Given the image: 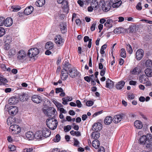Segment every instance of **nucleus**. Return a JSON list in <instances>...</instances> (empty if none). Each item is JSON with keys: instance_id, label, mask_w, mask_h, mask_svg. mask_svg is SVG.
Returning <instances> with one entry per match:
<instances>
[{"instance_id": "obj_1", "label": "nucleus", "mask_w": 152, "mask_h": 152, "mask_svg": "<svg viewBox=\"0 0 152 152\" xmlns=\"http://www.w3.org/2000/svg\"><path fill=\"white\" fill-rule=\"evenodd\" d=\"M110 3L106 2L105 3L103 1L100 3L103 10L105 12L109 11L111 7L112 4L113 8H117L120 6L121 4V0H110Z\"/></svg>"}, {"instance_id": "obj_2", "label": "nucleus", "mask_w": 152, "mask_h": 152, "mask_svg": "<svg viewBox=\"0 0 152 152\" xmlns=\"http://www.w3.org/2000/svg\"><path fill=\"white\" fill-rule=\"evenodd\" d=\"M54 115L53 117H49L46 120V123L47 126L50 129L53 130L55 129L57 126L58 122L55 119Z\"/></svg>"}, {"instance_id": "obj_3", "label": "nucleus", "mask_w": 152, "mask_h": 152, "mask_svg": "<svg viewBox=\"0 0 152 152\" xmlns=\"http://www.w3.org/2000/svg\"><path fill=\"white\" fill-rule=\"evenodd\" d=\"M152 141V135L151 134H148L146 135H143L139 139V142L140 144L143 145L146 143L147 142Z\"/></svg>"}, {"instance_id": "obj_4", "label": "nucleus", "mask_w": 152, "mask_h": 152, "mask_svg": "<svg viewBox=\"0 0 152 152\" xmlns=\"http://www.w3.org/2000/svg\"><path fill=\"white\" fill-rule=\"evenodd\" d=\"M27 57L26 53L22 50H20L18 52L17 59L22 62L25 61Z\"/></svg>"}, {"instance_id": "obj_5", "label": "nucleus", "mask_w": 152, "mask_h": 152, "mask_svg": "<svg viewBox=\"0 0 152 152\" xmlns=\"http://www.w3.org/2000/svg\"><path fill=\"white\" fill-rule=\"evenodd\" d=\"M1 20L2 21L1 23V26L4 25L7 27H9L11 26L13 23L12 20L10 18H8L5 20L4 18L1 17Z\"/></svg>"}, {"instance_id": "obj_6", "label": "nucleus", "mask_w": 152, "mask_h": 152, "mask_svg": "<svg viewBox=\"0 0 152 152\" xmlns=\"http://www.w3.org/2000/svg\"><path fill=\"white\" fill-rule=\"evenodd\" d=\"M10 132L14 134H18L21 131V128L20 126L17 125H12L9 128Z\"/></svg>"}, {"instance_id": "obj_7", "label": "nucleus", "mask_w": 152, "mask_h": 152, "mask_svg": "<svg viewBox=\"0 0 152 152\" xmlns=\"http://www.w3.org/2000/svg\"><path fill=\"white\" fill-rule=\"evenodd\" d=\"M39 52V50L37 48L31 49L28 51V55L30 58H32L38 55Z\"/></svg>"}, {"instance_id": "obj_8", "label": "nucleus", "mask_w": 152, "mask_h": 152, "mask_svg": "<svg viewBox=\"0 0 152 152\" xmlns=\"http://www.w3.org/2000/svg\"><path fill=\"white\" fill-rule=\"evenodd\" d=\"M45 114L48 116H51L53 115H56L57 112L56 110L53 107H49L46 110L44 111Z\"/></svg>"}, {"instance_id": "obj_9", "label": "nucleus", "mask_w": 152, "mask_h": 152, "mask_svg": "<svg viewBox=\"0 0 152 152\" xmlns=\"http://www.w3.org/2000/svg\"><path fill=\"white\" fill-rule=\"evenodd\" d=\"M69 71V75L72 78L76 76H80V74L79 72L75 68H71Z\"/></svg>"}, {"instance_id": "obj_10", "label": "nucleus", "mask_w": 152, "mask_h": 152, "mask_svg": "<svg viewBox=\"0 0 152 152\" xmlns=\"http://www.w3.org/2000/svg\"><path fill=\"white\" fill-rule=\"evenodd\" d=\"M8 109L9 114L12 116L16 115L18 112V107L15 106H10Z\"/></svg>"}, {"instance_id": "obj_11", "label": "nucleus", "mask_w": 152, "mask_h": 152, "mask_svg": "<svg viewBox=\"0 0 152 152\" xmlns=\"http://www.w3.org/2000/svg\"><path fill=\"white\" fill-rule=\"evenodd\" d=\"M31 99L34 103L37 104L41 103L42 101L41 97L38 95H34L31 97Z\"/></svg>"}, {"instance_id": "obj_12", "label": "nucleus", "mask_w": 152, "mask_h": 152, "mask_svg": "<svg viewBox=\"0 0 152 152\" xmlns=\"http://www.w3.org/2000/svg\"><path fill=\"white\" fill-rule=\"evenodd\" d=\"M144 52L142 50H138L136 52V59L137 60L141 59L143 56Z\"/></svg>"}, {"instance_id": "obj_13", "label": "nucleus", "mask_w": 152, "mask_h": 152, "mask_svg": "<svg viewBox=\"0 0 152 152\" xmlns=\"http://www.w3.org/2000/svg\"><path fill=\"white\" fill-rule=\"evenodd\" d=\"M102 128V124L99 122L95 123L92 126L93 130L96 131H99Z\"/></svg>"}, {"instance_id": "obj_14", "label": "nucleus", "mask_w": 152, "mask_h": 152, "mask_svg": "<svg viewBox=\"0 0 152 152\" xmlns=\"http://www.w3.org/2000/svg\"><path fill=\"white\" fill-rule=\"evenodd\" d=\"M67 70L65 68L63 69L61 71V78L64 80H66L67 78L68 74H69Z\"/></svg>"}, {"instance_id": "obj_15", "label": "nucleus", "mask_w": 152, "mask_h": 152, "mask_svg": "<svg viewBox=\"0 0 152 152\" xmlns=\"http://www.w3.org/2000/svg\"><path fill=\"white\" fill-rule=\"evenodd\" d=\"M42 131L43 136L45 137H49L51 134L50 131L46 128L45 127L42 128Z\"/></svg>"}, {"instance_id": "obj_16", "label": "nucleus", "mask_w": 152, "mask_h": 152, "mask_svg": "<svg viewBox=\"0 0 152 152\" xmlns=\"http://www.w3.org/2000/svg\"><path fill=\"white\" fill-rule=\"evenodd\" d=\"M55 41L56 44L58 45L63 44L64 42L63 39L60 35H58L55 38Z\"/></svg>"}, {"instance_id": "obj_17", "label": "nucleus", "mask_w": 152, "mask_h": 152, "mask_svg": "<svg viewBox=\"0 0 152 152\" xmlns=\"http://www.w3.org/2000/svg\"><path fill=\"white\" fill-rule=\"evenodd\" d=\"M59 28L60 31L63 34H64L67 31L66 24L65 23H62L60 24Z\"/></svg>"}, {"instance_id": "obj_18", "label": "nucleus", "mask_w": 152, "mask_h": 152, "mask_svg": "<svg viewBox=\"0 0 152 152\" xmlns=\"http://www.w3.org/2000/svg\"><path fill=\"white\" fill-rule=\"evenodd\" d=\"M16 119L14 116L8 117L7 120V124L11 126L15 123Z\"/></svg>"}, {"instance_id": "obj_19", "label": "nucleus", "mask_w": 152, "mask_h": 152, "mask_svg": "<svg viewBox=\"0 0 152 152\" xmlns=\"http://www.w3.org/2000/svg\"><path fill=\"white\" fill-rule=\"evenodd\" d=\"M26 138L28 140H32L34 137L35 136L34 133L31 132H28L26 134Z\"/></svg>"}, {"instance_id": "obj_20", "label": "nucleus", "mask_w": 152, "mask_h": 152, "mask_svg": "<svg viewBox=\"0 0 152 152\" xmlns=\"http://www.w3.org/2000/svg\"><path fill=\"white\" fill-rule=\"evenodd\" d=\"M34 8L32 6H29L25 9L24 11V13L26 15H29L32 12Z\"/></svg>"}, {"instance_id": "obj_21", "label": "nucleus", "mask_w": 152, "mask_h": 152, "mask_svg": "<svg viewBox=\"0 0 152 152\" xmlns=\"http://www.w3.org/2000/svg\"><path fill=\"white\" fill-rule=\"evenodd\" d=\"M113 118L111 116H107L106 117L104 121V124L107 125L110 124L113 121Z\"/></svg>"}, {"instance_id": "obj_22", "label": "nucleus", "mask_w": 152, "mask_h": 152, "mask_svg": "<svg viewBox=\"0 0 152 152\" xmlns=\"http://www.w3.org/2000/svg\"><path fill=\"white\" fill-rule=\"evenodd\" d=\"M57 1L59 4H62V5L64 4V8H66L68 7L67 0H57Z\"/></svg>"}, {"instance_id": "obj_23", "label": "nucleus", "mask_w": 152, "mask_h": 152, "mask_svg": "<svg viewBox=\"0 0 152 152\" xmlns=\"http://www.w3.org/2000/svg\"><path fill=\"white\" fill-rule=\"evenodd\" d=\"M106 87L110 88H112L113 86V82L109 78L107 79L106 82Z\"/></svg>"}, {"instance_id": "obj_24", "label": "nucleus", "mask_w": 152, "mask_h": 152, "mask_svg": "<svg viewBox=\"0 0 152 152\" xmlns=\"http://www.w3.org/2000/svg\"><path fill=\"white\" fill-rule=\"evenodd\" d=\"M18 100L15 97L10 98L9 100V103L10 105L15 104L18 102Z\"/></svg>"}, {"instance_id": "obj_25", "label": "nucleus", "mask_w": 152, "mask_h": 152, "mask_svg": "<svg viewBox=\"0 0 152 152\" xmlns=\"http://www.w3.org/2000/svg\"><path fill=\"white\" fill-rule=\"evenodd\" d=\"M134 126L138 129H141L142 127V124L141 122L138 120L136 121L134 123Z\"/></svg>"}, {"instance_id": "obj_26", "label": "nucleus", "mask_w": 152, "mask_h": 152, "mask_svg": "<svg viewBox=\"0 0 152 152\" xmlns=\"http://www.w3.org/2000/svg\"><path fill=\"white\" fill-rule=\"evenodd\" d=\"M125 82L123 81H120L117 83L116 86V88L118 89H121L124 85Z\"/></svg>"}, {"instance_id": "obj_27", "label": "nucleus", "mask_w": 152, "mask_h": 152, "mask_svg": "<svg viewBox=\"0 0 152 152\" xmlns=\"http://www.w3.org/2000/svg\"><path fill=\"white\" fill-rule=\"evenodd\" d=\"M145 73L146 76L148 77H152V70L151 69L147 68L145 70Z\"/></svg>"}, {"instance_id": "obj_28", "label": "nucleus", "mask_w": 152, "mask_h": 152, "mask_svg": "<svg viewBox=\"0 0 152 152\" xmlns=\"http://www.w3.org/2000/svg\"><path fill=\"white\" fill-rule=\"evenodd\" d=\"M141 70L139 66L136 67L134 69L131 71L132 74L136 75L141 72Z\"/></svg>"}, {"instance_id": "obj_29", "label": "nucleus", "mask_w": 152, "mask_h": 152, "mask_svg": "<svg viewBox=\"0 0 152 152\" xmlns=\"http://www.w3.org/2000/svg\"><path fill=\"white\" fill-rule=\"evenodd\" d=\"M92 145L95 148H98L100 145L99 141L97 139H95L92 142Z\"/></svg>"}, {"instance_id": "obj_30", "label": "nucleus", "mask_w": 152, "mask_h": 152, "mask_svg": "<svg viewBox=\"0 0 152 152\" xmlns=\"http://www.w3.org/2000/svg\"><path fill=\"white\" fill-rule=\"evenodd\" d=\"M53 43L50 42H47L45 45L46 49L49 50H52L53 48Z\"/></svg>"}, {"instance_id": "obj_31", "label": "nucleus", "mask_w": 152, "mask_h": 152, "mask_svg": "<svg viewBox=\"0 0 152 152\" xmlns=\"http://www.w3.org/2000/svg\"><path fill=\"white\" fill-rule=\"evenodd\" d=\"M72 98L70 96H67L62 99L63 101L62 104L64 105H66L67 104V102L69 101H71L72 100Z\"/></svg>"}, {"instance_id": "obj_32", "label": "nucleus", "mask_w": 152, "mask_h": 152, "mask_svg": "<svg viewBox=\"0 0 152 152\" xmlns=\"http://www.w3.org/2000/svg\"><path fill=\"white\" fill-rule=\"evenodd\" d=\"M35 138L37 139H41L43 137V135L42 133L41 132L37 131L34 134Z\"/></svg>"}, {"instance_id": "obj_33", "label": "nucleus", "mask_w": 152, "mask_h": 152, "mask_svg": "<svg viewBox=\"0 0 152 152\" xmlns=\"http://www.w3.org/2000/svg\"><path fill=\"white\" fill-rule=\"evenodd\" d=\"M122 118V115H117L115 116L114 118V122L115 123H118L120 121H121Z\"/></svg>"}, {"instance_id": "obj_34", "label": "nucleus", "mask_w": 152, "mask_h": 152, "mask_svg": "<svg viewBox=\"0 0 152 152\" xmlns=\"http://www.w3.org/2000/svg\"><path fill=\"white\" fill-rule=\"evenodd\" d=\"M98 5V2L96 0H93L91 4V6L95 10L97 9Z\"/></svg>"}, {"instance_id": "obj_35", "label": "nucleus", "mask_w": 152, "mask_h": 152, "mask_svg": "<svg viewBox=\"0 0 152 152\" xmlns=\"http://www.w3.org/2000/svg\"><path fill=\"white\" fill-rule=\"evenodd\" d=\"M45 3V0H38L35 2V4L37 7H41Z\"/></svg>"}, {"instance_id": "obj_36", "label": "nucleus", "mask_w": 152, "mask_h": 152, "mask_svg": "<svg viewBox=\"0 0 152 152\" xmlns=\"http://www.w3.org/2000/svg\"><path fill=\"white\" fill-rule=\"evenodd\" d=\"M7 80L4 78L1 77V85H4L6 87L8 86V84L6 83H7Z\"/></svg>"}, {"instance_id": "obj_37", "label": "nucleus", "mask_w": 152, "mask_h": 152, "mask_svg": "<svg viewBox=\"0 0 152 152\" xmlns=\"http://www.w3.org/2000/svg\"><path fill=\"white\" fill-rule=\"evenodd\" d=\"M63 69H66L67 70H69L71 68V65L67 61H65L63 65Z\"/></svg>"}, {"instance_id": "obj_38", "label": "nucleus", "mask_w": 152, "mask_h": 152, "mask_svg": "<svg viewBox=\"0 0 152 152\" xmlns=\"http://www.w3.org/2000/svg\"><path fill=\"white\" fill-rule=\"evenodd\" d=\"M100 136V134L97 131L93 132L92 133L91 135V137L95 139H97Z\"/></svg>"}, {"instance_id": "obj_39", "label": "nucleus", "mask_w": 152, "mask_h": 152, "mask_svg": "<svg viewBox=\"0 0 152 152\" xmlns=\"http://www.w3.org/2000/svg\"><path fill=\"white\" fill-rule=\"evenodd\" d=\"M145 147L149 149H152V142L151 141H149L148 140L146 143L144 145Z\"/></svg>"}, {"instance_id": "obj_40", "label": "nucleus", "mask_w": 152, "mask_h": 152, "mask_svg": "<svg viewBox=\"0 0 152 152\" xmlns=\"http://www.w3.org/2000/svg\"><path fill=\"white\" fill-rule=\"evenodd\" d=\"M126 46L128 52L130 54H132L133 50L130 45L129 44L127 43L126 44Z\"/></svg>"}, {"instance_id": "obj_41", "label": "nucleus", "mask_w": 152, "mask_h": 152, "mask_svg": "<svg viewBox=\"0 0 152 152\" xmlns=\"http://www.w3.org/2000/svg\"><path fill=\"white\" fill-rule=\"evenodd\" d=\"M139 80L140 82L142 83L145 84V83L147 80L146 78H145L144 75H142L140 76L139 77Z\"/></svg>"}, {"instance_id": "obj_42", "label": "nucleus", "mask_w": 152, "mask_h": 152, "mask_svg": "<svg viewBox=\"0 0 152 152\" xmlns=\"http://www.w3.org/2000/svg\"><path fill=\"white\" fill-rule=\"evenodd\" d=\"M1 68L4 71H7L10 72L11 71V69L10 68L8 67L7 68L4 64H1Z\"/></svg>"}, {"instance_id": "obj_43", "label": "nucleus", "mask_w": 152, "mask_h": 152, "mask_svg": "<svg viewBox=\"0 0 152 152\" xmlns=\"http://www.w3.org/2000/svg\"><path fill=\"white\" fill-rule=\"evenodd\" d=\"M120 56L123 58H125L126 57V51L124 48H122L120 50Z\"/></svg>"}, {"instance_id": "obj_44", "label": "nucleus", "mask_w": 152, "mask_h": 152, "mask_svg": "<svg viewBox=\"0 0 152 152\" xmlns=\"http://www.w3.org/2000/svg\"><path fill=\"white\" fill-rule=\"evenodd\" d=\"M70 134L73 136L76 135V136L79 137L81 136L80 132L79 131H75L72 130L70 132Z\"/></svg>"}, {"instance_id": "obj_45", "label": "nucleus", "mask_w": 152, "mask_h": 152, "mask_svg": "<svg viewBox=\"0 0 152 152\" xmlns=\"http://www.w3.org/2000/svg\"><path fill=\"white\" fill-rule=\"evenodd\" d=\"M106 22L110 25V28L112 27L113 24L114 23L115 21H113L111 19L109 18L107 20Z\"/></svg>"}, {"instance_id": "obj_46", "label": "nucleus", "mask_w": 152, "mask_h": 152, "mask_svg": "<svg viewBox=\"0 0 152 152\" xmlns=\"http://www.w3.org/2000/svg\"><path fill=\"white\" fill-rule=\"evenodd\" d=\"M145 66L146 67H151L152 66V61L150 60H148L145 62Z\"/></svg>"}, {"instance_id": "obj_47", "label": "nucleus", "mask_w": 152, "mask_h": 152, "mask_svg": "<svg viewBox=\"0 0 152 152\" xmlns=\"http://www.w3.org/2000/svg\"><path fill=\"white\" fill-rule=\"evenodd\" d=\"M15 50L14 48H12L9 51L8 55L10 56L14 55L15 53Z\"/></svg>"}, {"instance_id": "obj_48", "label": "nucleus", "mask_w": 152, "mask_h": 152, "mask_svg": "<svg viewBox=\"0 0 152 152\" xmlns=\"http://www.w3.org/2000/svg\"><path fill=\"white\" fill-rule=\"evenodd\" d=\"M11 8L13 10V11L17 12L20 10L21 7L18 6H12L11 7Z\"/></svg>"}, {"instance_id": "obj_49", "label": "nucleus", "mask_w": 152, "mask_h": 152, "mask_svg": "<svg viewBox=\"0 0 152 152\" xmlns=\"http://www.w3.org/2000/svg\"><path fill=\"white\" fill-rule=\"evenodd\" d=\"M34 148H26L24 149L23 152H34Z\"/></svg>"}, {"instance_id": "obj_50", "label": "nucleus", "mask_w": 152, "mask_h": 152, "mask_svg": "<svg viewBox=\"0 0 152 152\" xmlns=\"http://www.w3.org/2000/svg\"><path fill=\"white\" fill-rule=\"evenodd\" d=\"M60 139V137L59 134H57L56 136L53 139V140L55 142H58Z\"/></svg>"}, {"instance_id": "obj_51", "label": "nucleus", "mask_w": 152, "mask_h": 152, "mask_svg": "<svg viewBox=\"0 0 152 152\" xmlns=\"http://www.w3.org/2000/svg\"><path fill=\"white\" fill-rule=\"evenodd\" d=\"M71 129V127L70 125H67L66 126H64V130L65 132L69 131Z\"/></svg>"}, {"instance_id": "obj_52", "label": "nucleus", "mask_w": 152, "mask_h": 152, "mask_svg": "<svg viewBox=\"0 0 152 152\" xmlns=\"http://www.w3.org/2000/svg\"><path fill=\"white\" fill-rule=\"evenodd\" d=\"M136 9L138 10H140L142 9L141 3L140 2L138 3L136 6Z\"/></svg>"}, {"instance_id": "obj_53", "label": "nucleus", "mask_w": 152, "mask_h": 152, "mask_svg": "<svg viewBox=\"0 0 152 152\" xmlns=\"http://www.w3.org/2000/svg\"><path fill=\"white\" fill-rule=\"evenodd\" d=\"M96 24V23L94 22L91 25V31H93L95 30Z\"/></svg>"}, {"instance_id": "obj_54", "label": "nucleus", "mask_w": 152, "mask_h": 152, "mask_svg": "<svg viewBox=\"0 0 152 152\" xmlns=\"http://www.w3.org/2000/svg\"><path fill=\"white\" fill-rule=\"evenodd\" d=\"M79 144V142L78 141V140H74V145L75 146L77 147H79L80 146Z\"/></svg>"}, {"instance_id": "obj_55", "label": "nucleus", "mask_w": 152, "mask_h": 152, "mask_svg": "<svg viewBox=\"0 0 152 152\" xmlns=\"http://www.w3.org/2000/svg\"><path fill=\"white\" fill-rule=\"evenodd\" d=\"M94 104L93 102L91 101H88L86 103V105L88 106H91Z\"/></svg>"}, {"instance_id": "obj_56", "label": "nucleus", "mask_w": 152, "mask_h": 152, "mask_svg": "<svg viewBox=\"0 0 152 152\" xmlns=\"http://www.w3.org/2000/svg\"><path fill=\"white\" fill-rule=\"evenodd\" d=\"M63 89L61 88H57L56 89V93H58L59 92H63Z\"/></svg>"}, {"instance_id": "obj_57", "label": "nucleus", "mask_w": 152, "mask_h": 152, "mask_svg": "<svg viewBox=\"0 0 152 152\" xmlns=\"http://www.w3.org/2000/svg\"><path fill=\"white\" fill-rule=\"evenodd\" d=\"M5 33V29L3 27H1V37Z\"/></svg>"}, {"instance_id": "obj_58", "label": "nucleus", "mask_w": 152, "mask_h": 152, "mask_svg": "<svg viewBox=\"0 0 152 152\" xmlns=\"http://www.w3.org/2000/svg\"><path fill=\"white\" fill-rule=\"evenodd\" d=\"M106 70V68H104L103 69H102L100 72V75L102 76H103L105 72V71Z\"/></svg>"}, {"instance_id": "obj_59", "label": "nucleus", "mask_w": 152, "mask_h": 152, "mask_svg": "<svg viewBox=\"0 0 152 152\" xmlns=\"http://www.w3.org/2000/svg\"><path fill=\"white\" fill-rule=\"evenodd\" d=\"M10 48V45L8 42L6 43L4 45V49L7 50H8Z\"/></svg>"}, {"instance_id": "obj_60", "label": "nucleus", "mask_w": 152, "mask_h": 152, "mask_svg": "<svg viewBox=\"0 0 152 152\" xmlns=\"http://www.w3.org/2000/svg\"><path fill=\"white\" fill-rule=\"evenodd\" d=\"M76 103L78 107H82V104L80 100H77L76 101Z\"/></svg>"}, {"instance_id": "obj_61", "label": "nucleus", "mask_w": 152, "mask_h": 152, "mask_svg": "<svg viewBox=\"0 0 152 152\" xmlns=\"http://www.w3.org/2000/svg\"><path fill=\"white\" fill-rule=\"evenodd\" d=\"M10 150V151H14L16 149L15 146L14 145H12L9 147Z\"/></svg>"}, {"instance_id": "obj_62", "label": "nucleus", "mask_w": 152, "mask_h": 152, "mask_svg": "<svg viewBox=\"0 0 152 152\" xmlns=\"http://www.w3.org/2000/svg\"><path fill=\"white\" fill-rule=\"evenodd\" d=\"M98 152H105L104 147L102 146L100 147L98 150Z\"/></svg>"}, {"instance_id": "obj_63", "label": "nucleus", "mask_w": 152, "mask_h": 152, "mask_svg": "<svg viewBox=\"0 0 152 152\" xmlns=\"http://www.w3.org/2000/svg\"><path fill=\"white\" fill-rule=\"evenodd\" d=\"M124 62V60L122 58H120L119 59V64L120 65H122Z\"/></svg>"}, {"instance_id": "obj_64", "label": "nucleus", "mask_w": 152, "mask_h": 152, "mask_svg": "<svg viewBox=\"0 0 152 152\" xmlns=\"http://www.w3.org/2000/svg\"><path fill=\"white\" fill-rule=\"evenodd\" d=\"M77 3L81 7H83L84 4V2L82 0H79L77 1Z\"/></svg>"}]
</instances>
